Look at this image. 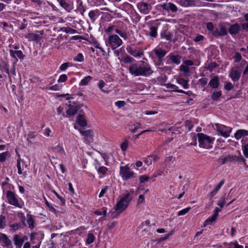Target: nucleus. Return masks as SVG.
Instances as JSON below:
<instances>
[{"label":"nucleus","instance_id":"f257e3e1","mask_svg":"<svg viewBox=\"0 0 248 248\" xmlns=\"http://www.w3.org/2000/svg\"><path fill=\"white\" fill-rule=\"evenodd\" d=\"M133 59L128 55H126L122 60L125 64L130 63L128 71L130 74L134 77H149L152 75L154 71L150 64L143 61L132 62Z\"/></svg>","mask_w":248,"mask_h":248},{"label":"nucleus","instance_id":"f03ea898","mask_svg":"<svg viewBox=\"0 0 248 248\" xmlns=\"http://www.w3.org/2000/svg\"><path fill=\"white\" fill-rule=\"evenodd\" d=\"M129 193H127L120 199V200L117 202L115 207V210L116 212L111 213V217L114 218L117 216L121 214L124 210L128 207L130 202L132 200V198L130 196Z\"/></svg>","mask_w":248,"mask_h":248},{"label":"nucleus","instance_id":"7ed1b4c3","mask_svg":"<svg viewBox=\"0 0 248 248\" xmlns=\"http://www.w3.org/2000/svg\"><path fill=\"white\" fill-rule=\"evenodd\" d=\"M198 138L199 143V146L201 148L210 149L212 147V144L214 141L215 138H211L210 136L203 134L202 133H199L194 135L193 137V145H197V138Z\"/></svg>","mask_w":248,"mask_h":248},{"label":"nucleus","instance_id":"20e7f679","mask_svg":"<svg viewBox=\"0 0 248 248\" xmlns=\"http://www.w3.org/2000/svg\"><path fill=\"white\" fill-rule=\"evenodd\" d=\"M119 174L124 181H126L131 178L135 177V173L131 171L128 166H121L120 167Z\"/></svg>","mask_w":248,"mask_h":248},{"label":"nucleus","instance_id":"39448f33","mask_svg":"<svg viewBox=\"0 0 248 248\" xmlns=\"http://www.w3.org/2000/svg\"><path fill=\"white\" fill-rule=\"evenodd\" d=\"M108 42L113 50L118 48L123 44L122 39L117 34L110 35Z\"/></svg>","mask_w":248,"mask_h":248},{"label":"nucleus","instance_id":"423d86ee","mask_svg":"<svg viewBox=\"0 0 248 248\" xmlns=\"http://www.w3.org/2000/svg\"><path fill=\"white\" fill-rule=\"evenodd\" d=\"M6 198L9 204L16 207H21L16 193L8 190L6 192Z\"/></svg>","mask_w":248,"mask_h":248},{"label":"nucleus","instance_id":"0eeeda50","mask_svg":"<svg viewBox=\"0 0 248 248\" xmlns=\"http://www.w3.org/2000/svg\"><path fill=\"white\" fill-rule=\"evenodd\" d=\"M60 5L67 12H70L73 9V2L71 0H58Z\"/></svg>","mask_w":248,"mask_h":248},{"label":"nucleus","instance_id":"6e6552de","mask_svg":"<svg viewBox=\"0 0 248 248\" xmlns=\"http://www.w3.org/2000/svg\"><path fill=\"white\" fill-rule=\"evenodd\" d=\"M79 108V106L77 104H69L68 105V108L66 111V113L69 117L74 116Z\"/></svg>","mask_w":248,"mask_h":248},{"label":"nucleus","instance_id":"1a4fd4ad","mask_svg":"<svg viewBox=\"0 0 248 248\" xmlns=\"http://www.w3.org/2000/svg\"><path fill=\"white\" fill-rule=\"evenodd\" d=\"M127 52L135 57H140L143 55V51L141 49L139 50L134 49L130 46H127L126 48Z\"/></svg>","mask_w":248,"mask_h":248},{"label":"nucleus","instance_id":"9d476101","mask_svg":"<svg viewBox=\"0 0 248 248\" xmlns=\"http://www.w3.org/2000/svg\"><path fill=\"white\" fill-rule=\"evenodd\" d=\"M227 30L224 26H220L219 29H216L213 31V35L215 37L225 36L227 35Z\"/></svg>","mask_w":248,"mask_h":248},{"label":"nucleus","instance_id":"9b49d317","mask_svg":"<svg viewBox=\"0 0 248 248\" xmlns=\"http://www.w3.org/2000/svg\"><path fill=\"white\" fill-rule=\"evenodd\" d=\"M79 132L83 136L86 140H88L89 141L92 140L93 137V131L92 130L89 129L87 130H83L81 129H78Z\"/></svg>","mask_w":248,"mask_h":248},{"label":"nucleus","instance_id":"f8f14e48","mask_svg":"<svg viewBox=\"0 0 248 248\" xmlns=\"http://www.w3.org/2000/svg\"><path fill=\"white\" fill-rule=\"evenodd\" d=\"M138 8L140 10V12L144 14H146L149 13L150 9L149 7L150 6L149 4L144 2H139L137 5Z\"/></svg>","mask_w":248,"mask_h":248},{"label":"nucleus","instance_id":"ddd939ff","mask_svg":"<svg viewBox=\"0 0 248 248\" xmlns=\"http://www.w3.org/2000/svg\"><path fill=\"white\" fill-rule=\"evenodd\" d=\"M229 76L233 81H237L240 78L241 73L234 68H232L229 72Z\"/></svg>","mask_w":248,"mask_h":248},{"label":"nucleus","instance_id":"4468645a","mask_svg":"<svg viewBox=\"0 0 248 248\" xmlns=\"http://www.w3.org/2000/svg\"><path fill=\"white\" fill-rule=\"evenodd\" d=\"M209 85L212 89H217L220 85L219 78L217 76H214L212 78L209 82Z\"/></svg>","mask_w":248,"mask_h":248},{"label":"nucleus","instance_id":"2eb2a0df","mask_svg":"<svg viewBox=\"0 0 248 248\" xmlns=\"http://www.w3.org/2000/svg\"><path fill=\"white\" fill-rule=\"evenodd\" d=\"M231 130L229 127L226 126L220 127L218 128V131L220 133V134L225 138H228L230 136Z\"/></svg>","mask_w":248,"mask_h":248},{"label":"nucleus","instance_id":"dca6fc26","mask_svg":"<svg viewBox=\"0 0 248 248\" xmlns=\"http://www.w3.org/2000/svg\"><path fill=\"white\" fill-rule=\"evenodd\" d=\"M235 155H228L227 156H221L219 158V161H221V165H224L227 162H233L235 161Z\"/></svg>","mask_w":248,"mask_h":248},{"label":"nucleus","instance_id":"f3484780","mask_svg":"<svg viewBox=\"0 0 248 248\" xmlns=\"http://www.w3.org/2000/svg\"><path fill=\"white\" fill-rule=\"evenodd\" d=\"M240 27L238 23H235L230 26L228 29V32L231 35L236 34L239 33Z\"/></svg>","mask_w":248,"mask_h":248},{"label":"nucleus","instance_id":"a211bd4d","mask_svg":"<svg viewBox=\"0 0 248 248\" xmlns=\"http://www.w3.org/2000/svg\"><path fill=\"white\" fill-rule=\"evenodd\" d=\"M0 241L4 244V246L9 247L11 246V241L8 238L7 236L4 233L0 232Z\"/></svg>","mask_w":248,"mask_h":248},{"label":"nucleus","instance_id":"6ab92c4d","mask_svg":"<svg viewBox=\"0 0 248 248\" xmlns=\"http://www.w3.org/2000/svg\"><path fill=\"white\" fill-rule=\"evenodd\" d=\"M76 122L81 127H85L87 124V122L84 116L82 114H78L77 116Z\"/></svg>","mask_w":248,"mask_h":248},{"label":"nucleus","instance_id":"aec40b11","mask_svg":"<svg viewBox=\"0 0 248 248\" xmlns=\"http://www.w3.org/2000/svg\"><path fill=\"white\" fill-rule=\"evenodd\" d=\"M9 52L11 57L16 59V61H17L16 56L19 59H23L25 56L21 50H13L12 49H10Z\"/></svg>","mask_w":248,"mask_h":248},{"label":"nucleus","instance_id":"412c9836","mask_svg":"<svg viewBox=\"0 0 248 248\" xmlns=\"http://www.w3.org/2000/svg\"><path fill=\"white\" fill-rule=\"evenodd\" d=\"M153 51L157 56L158 59H163L167 54L166 50L161 48H155L153 50Z\"/></svg>","mask_w":248,"mask_h":248},{"label":"nucleus","instance_id":"4be33fe9","mask_svg":"<svg viewBox=\"0 0 248 248\" xmlns=\"http://www.w3.org/2000/svg\"><path fill=\"white\" fill-rule=\"evenodd\" d=\"M248 131L245 129H239L236 131L234 134L235 138L238 140H240L242 137L248 136Z\"/></svg>","mask_w":248,"mask_h":248},{"label":"nucleus","instance_id":"5701e85b","mask_svg":"<svg viewBox=\"0 0 248 248\" xmlns=\"http://www.w3.org/2000/svg\"><path fill=\"white\" fill-rule=\"evenodd\" d=\"M27 223L29 229L33 230L35 227V220L33 216L30 214L27 215Z\"/></svg>","mask_w":248,"mask_h":248},{"label":"nucleus","instance_id":"b1692460","mask_svg":"<svg viewBox=\"0 0 248 248\" xmlns=\"http://www.w3.org/2000/svg\"><path fill=\"white\" fill-rule=\"evenodd\" d=\"M168 57L170 58L172 63L179 64L181 63V56L179 55H175L171 54H170Z\"/></svg>","mask_w":248,"mask_h":248},{"label":"nucleus","instance_id":"393cba45","mask_svg":"<svg viewBox=\"0 0 248 248\" xmlns=\"http://www.w3.org/2000/svg\"><path fill=\"white\" fill-rule=\"evenodd\" d=\"M179 3L183 7H189L195 5L194 0H180Z\"/></svg>","mask_w":248,"mask_h":248},{"label":"nucleus","instance_id":"a878e982","mask_svg":"<svg viewBox=\"0 0 248 248\" xmlns=\"http://www.w3.org/2000/svg\"><path fill=\"white\" fill-rule=\"evenodd\" d=\"M52 150L53 152L57 153L60 155H65L66 154L64 149L60 143L54 147Z\"/></svg>","mask_w":248,"mask_h":248},{"label":"nucleus","instance_id":"bb28decb","mask_svg":"<svg viewBox=\"0 0 248 248\" xmlns=\"http://www.w3.org/2000/svg\"><path fill=\"white\" fill-rule=\"evenodd\" d=\"M26 37L28 39L29 41H38L41 38V37L39 34H35L34 33H28Z\"/></svg>","mask_w":248,"mask_h":248},{"label":"nucleus","instance_id":"cd10ccee","mask_svg":"<svg viewBox=\"0 0 248 248\" xmlns=\"http://www.w3.org/2000/svg\"><path fill=\"white\" fill-rule=\"evenodd\" d=\"M15 245L19 248H21L23 243V240H21V237L20 235L18 234H16L14 235L13 239Z\"/></svg>","mask_w":248,"mask_h":248},{"label":"nucleus","instance_id":"c85d7f7f","mask_svg":"<svg viewBox=\"0 0 248 248\" xmlns=\"http://www.w3.org/2000/svg\"><path fill=\"white\" fill-rule=\"evenodd\" d=\"M176 80H177V82L179 84L182 85V87L185 89H187L189 88V85L188 83V80H186L184 78H177Z\"/></svg>","mask_w":248,"mask_h":248},{"label":"nucleus","instance_id":"c756f323","mask_svg":"<svg viewBox=\"0 0 248 248\" xmlns=\"http://www.w3.org/2000/svg\"><path fill=\"white\" fill-rule=\"evenodd\" d=\"M44 236V235L43 233L41 232H33L31 233L30 234V240L31 241H33L36 238H38L39 237L41 238V239L43 238Z\"/></svg>","mask_w":248,"mask_h":248},{"label":"nucleus","instance_id":"7c9ffc66","mask_svg":"<svg viewBox=\"0 0 248 248\" xmlns=\"http://www.w3.org/2000/svg\"><path fill=\"white\" fill-rule=\"evenodd\" d=\"M222 96V91H215L211 95V99L214 101H217L219 100L220 97Z\"/></svg>","mask_w":248,"mask_h":248},{"label":"nucleus","instance_id":"2f4dec72","mask_svg":"<svg viewBox=\"0 0 248 248\" xmlns=\"http://www.w3.org/2000/svg\"><path fill=\"white\" fill-rule=\"evenodd\" d=\"M149 35L152 38H155L157 36V27L155 26H151L150 27Z\"/></svg>","mask_w":248,"mask_h":248},{"label":"nucleus","instance_id":"473e14b6","mask_svg":"<svg viewBox=\"0 0 248 248\" xmlns=\"http://www.w3.org/2000/svg\"><path fill=\"white\" fill-rule=\"evenodd\" d=\"M217 215H213L211 217L207 218L204 222L203 226L205 227L208 225H210L213 222H214L217 219Z\"/></svg>","mask_w":248,"mask_h":248},{"label":"nucleus","instance_id":"72a5a7b5","mask_svg":"<svg viewBox=\"0 0 248 248\" xmlns=\"http://www.w3.org/2000/svg\"><path fill=\"white\" fill-rule=\"evenodd\" d=\"M92 78H93L90 76L85 77L81 80L80 84L82 86H86L88 84L89 82L92 79Z\"/></svg>","mask_w":248,"mask_h":248},{"label":"nucleus","instance_id":"f704fd0d","mask_svg":"<svg viewBox=\"0 0 248 248\" xmlns=\"http://www.w3.org/2000/svg\"><path fill=\"white\" fill-rule=\"evenodd\" d=\"M97 11H91L89 13V16L92 21L93 23L97 17Z\"/></svg>","mask_w":248,"mask_h":248},{"label":"nucleus","instance_id":"c9c22d12","mask_svg":"<svg viewBox=\"0 0 248 248\" xmlns=\"http://www.w3.org/2000/svg\"><path fill=\"white\" fill-rule=\"evenodd\" d=\"M6 217L2 215H0V229H3L6 226Z\"/></svg>","mask_w":248,"mask_h":248},{"label":"nucleus","instance_id":"e433bc0d","mask_svg":"<svg viewBox=\"0 0 248 248\" xmlns=\"http://www.w3.org/2000/svg\"><path fill=\"white\" fill-rule=\"evenodd\" d=\"M78 10L80 12L82 16H83L84 13L86 11V7L83 5L82 1H80L78 3Z\"/></svg>","mask_w":248,"mask_h":248},{"label":"nucleus","instance_id":"4c0bfd02","mask_svg":"<svg viewBox=\"0 0 248 248\" xmlns=\"http://www.w3.org/2000/svg\"><path fill=\"white\" fill-rule=\"evenodd\" d=\"M95 236L92 233H88L86 243L88 244H91L93 242Z\"/></svg>","mask_w":248,"mask_h":248},{"label":"nucleus","instance_id":"58836bf2","mask_svg":"<svg viewBox=\"0 0 248 248\" xmlns=\"http://www.w3.org/2000/svg\"><path fill=\"white\" fill-rule=\"evenodd\" d=\"M62 31H63L65 32V33H69V34H74V33H77V30H76L74 29H72L70 27L64 28L62 30Z\"/></svg>","mask_w":248,"mask_h":248},{"label":"nucleus","instance_id":"ea45409f","mask_svg":"<svg viewBox=\"0 0 248 248\" xmlns=\"http://www.w3.org/2000/svg\"><path fill=\"white\" fill-rule=\"evenodd\" d=\"M36 136L35 132L30 131L27 135V141L31 143V140L34 139L36 137Z\"/></svg>","mask_w":248,"mask_h":248},{"label":"nucleus","instance_id":"a19ab883","mask_svg":"<svg viewBox=\"0 0 248 248\" xmlns=\"http://www.w3.org/2000/svg\"><path fill=\"white\" fill-rule=\"evenodd\" d=\"M218 65L216 62H211L208 64L206 69L212 72Z\"/></svg>","mask_w":248,"mask_h":248},{"label":"nucleus","instance_id":"79ce46f5","mask_svg":"<svg viewBox=\"0 0 248 248\" xmlns=\"http://www.w3.org/2000/svg\"><path fill=\"white\" fill-rule=\"evenodd\" d=\"M21 228L20 224L19 223H14L10 226V231L11 232H15Z\"/></svg>","mask_w":248,"mask_h":248},{"label":"nucleus","instance_id":"37998d69","mask_svg":"<svg viewBox=\"0 0 248 248\" xmlns=\"http://www.w3.org/2000/svg\"><path fill=\"white\" fill-rule=\"evenodd\" d=\"M160 36L162 38H165L168 41H170L171 40L172 35L170 33H166L165 32L163 31L161 33Z\"/></svg>","mask_w":248,"mask_h":248},{"label":"nucleus","instance_id":"c03bdc74","mask_svg":"<svg viewBox=\"0 0 248 248\" xmlns=\"http://www.w3.org/2000/svg\"><path fill=\"white\" fill-rule=\"evenodd\" d=\"M115 32L116 33L119 34L121 37L123 38L125 40L127 39V35L125 31H122L120 30L116 29L115 30Z\"/></svg>","mask_w":248,"mask_h":248},{"label":"nucleus","instance_id":"a18cd8bd","mask_svg":"<svg viewBox=\"0 0 248 248\" xmlns=\"http://www.w3.org/2000/svg\"><path fill=\"white\" fill-rule=\"evenodd\" d=\"M84 60L83 55L82 53H79L74 58V61L78 62H82Z\"/></svg>","mask_w":248,"mask_h":248},{"label":"nucleus","instance_id":"49530a36","mask_svg":"<svg viewBox=\"0 0 248 248\" xmlns=\"http://www.w3.org/2000/svg\"><path fill=\"white\" fill-rule=\"evenodd\" d=\"M140 124L139 123L133 124L131 126L130 130L132 132L135 133L140 128Z\"/></svg>","mask_w":248,"mask_h":248},{"label":"nucleus","instance_id":"de8ad7c7","mask_svg":"<svg viewBox=\"0 0 248 248\" xmlns=\"http://www.w3.org/2000/svg\"><path fill=\"white\" fill-rule=\"evenodd\" d=\"M128 146V141L127 140H125L121 145V148L122 151H125L127 150Z\"/></svg>","mask_w":248,"mask_h":248},{"label":"nucleus","instance_id":"09e8293b","mask_svg":"<svg viewBox=\"0 0 248 248\" xmlns=\"http://www.w3.org/2000/svg\"><path fill=\"white\" fill-rule=\"evenodd\" d=\"M190 209H191L190 207H188L184 209L181 210L178 213V216H180L185 215V214H186L187 213H188L189 212V211L190 210Z\"/></svg>","mask_w":248,"mask_h":248},{"label":"nucleus","instance_id":"8fccbe9b","mask_svg":"<svg viewBox=\"0 0 248 248\" xmlns=\"http://www.w3.org/2000/svg\"><path fill=\"white\" fill-rule=\"evenodd\" d=\"M185 125L186 127L187 128L188 131H190L193 127V124L191 121L189 120H186L185 121Z\"/></svg>","mask_w":248,"mask_h":248},{"label":"nucleus","instance_id":"3c124183","mask_svg":"<svg viewBox=\"0 0 248 248\" xmlns=\"http://www.w3.org/2000/svg\"><path fill=\"white\" fill-rule=\"evenodd\" d=\"M149 177L146 175H141L139 177V180L140 183H144L149 180Z\"/></svg>","mask_w":248,"mask_h":248},{"label":"nucleus","instance_id":"603ef678","mask_svg":"<svg viewBox=\"0 0 248 248\" xmlns=\"http://www.w3.org/2000/svg\"><path fill=\"white\" fill-rule=\"evenodd\" d=\"M108 170V169L107 167L102 166L101 167L99 168V169H98L97 170L99 173L102 174V175H105L106 174Z\"/></svg>","mask_w":248,"mask_h":248},{"label":"nucleus","instance_id":"864d4df0","mask_svg":"<svg viewBox=\"0 0 248 248\" xmlns=\"http://www.w3.org/2000/svg\"><path fill=\"white\" fill-rule=\"evenodd\" d=\"M105 83L103 80H100L98 83V86L100 90L104 93H107L108 91L104 90L103 88L104 87Z\"/></svg>","mask_w":248,"mask_h":248},{"label":"nucleus","instance_id":"5fc2aeb1","mask_svg":"<svg viewBox=\"0 0 248 248\" xmlns=\"http://www.w3.org/2000/svg\"><path fill=\"white\" fill-rule=\"evenodd\" d=\"M234 88L233 85L230 82H227L224 85V89L225 90L230 91L233 89Z\"/></svg>","mask_w":248,"mask_h":248},{"label":"nucleus","instance_id":"6e6d98bb","mask_svg":"<svg viewBox=\"0 0 248 248\" xmlns=\"http://www.w3.org/2000/svg\"><path fill=\"white\" fill-rule=\"evenodd\" d=\"M8 155V152H3L0 154V162H3L5 161Z\"/></svg>","mask_w":248,"mask_h":248},{"label":"nucleus","instance_id":"4d7b16f0","mask_svg":"<svg viewBox=\"0 0 248 248\" xmlns=\"http://www.w3.org/2000/svg\"><path fill=\"white\" fill-rule=\"evenodd\" d=\"M242 59L241 55L239 52H236L235 53L233 56V59L234 60L235 62H239Z\"/></svg>","mask_w":248,"mask_h":248},{"label":"nucleus","instance_id":"13d9d810","mask_svg":"<svg viewBox=\"0 0 248 248\" xmlns=\"http://www.w3.org/2000/svg\"><path fill=\"white\" fill-rule=\"evenodd\" d=\"M67 78H67V76L66 75L62 74L60 76L58 80V82L61 83V82H65L67 80Z\"/></svg>","mask_w":248,"mask_h":248},{"label":"nucleus","instance_id":"bf43d9fd","mask_svg":"<svg viewBox=\"0 0 248 248\" xmlns=\"http://www.w3.org/2000/svg\"><path fill=\"white\" fill-rule=\"evenodd\" d=\"M226 204V201L224 198H221L218 201L217 205L220 206V208H223Z\"/></svg>","mask_w":248,"mask_h":248},{"label":"nucleus","instance_id":"052dcab7","mask_svg":"<svg viewBox=\"0 0 248 248\" xmlns=\"http://www.w3.org/2000/svg\"><path fill=\"white\" fill-rule=\"evenodd\" d=\"M153 157V156H148L147 158H144L143 159L144 162L147 164L148 166L150 165L152 163V158Z\"/></svg>","mask_w":248,"mask_h":248},{"label":"nucleus","instance_id":"680f3d73","mask_svg":"<svg viewBox=\"0 0 248 248\" xmlns=\"http://www.w3.org/2000/svg\"><path fill=\"white\" fill-rule=\"evenodd\" d=\"M177 7L176 6L172 3H169V10L173 12H176L177 11Z\"/></svg>","mask_w":248,"mask_h":248},{"label":"nucleus","instance_id":"e2e57ef3","mask_svg":"<svg viewBox=\"0 0 248 248\" xmlns=\"http://www.w3.org/2000/svg\"><path fill=\"white\" fill-rule=\"evenodd\" d=\"M243 153L246 157H248V144L242 146Z\"/></svg>","mask_w":248,"mask_h":248},{"label":"nucleus","instance_id":"0e129e2a","mask_svg":"<svg viewBox=\"0 0 248 248\" xmlns=\"http://www.w3.org/2000/svg\"><path fill=\"white\" fill-rule=\"evenodd\" d=\"M235 161H237L238 162H242L246 164V160L244 158V157L242 155H240L239 156H237L235 155Z\"/></svg>","mask_w":248,"mask_h":248},{"label":"nucleus","instance_id":"69168bd1","mask_svg":"<svg viewBox=\"0 0 248 248\" xmlns=\"http://www.w3.org/2000/svg\"><path fill=\"white\" fill-rule=\"evenodd\" d=\"M126 104L124 101H118L115 103V105L119 108L124 107Z\"/></svg>","mask_w":248,"mask_h":248},{"label":"nucleus","instance_id":"338daca9","mask_svg":"<svg viewBox=\"0 0 248 248\" xmlns=\"http://www.w3.org/2000/svg\"><path fill=\"white\" fill-rule=\"evenodd\" d=\"M69 63L65 62L62 64L60 67V70L63 71H65L69 66Z\"/></svg>","mask_w":248,"mask_h":248},{"label":"nucleus","instance_id":"774afa93","mask_svg":"<svg viewBox=\"0 0 248 248\" xmlns=\"http://www.w3.org/2000/svg\"><path fill=\"white\" fill-rule=\"evenodd\" d=\"M206 28L210 31H214V26L212 22H208L206 24Z\"/></svg>","mask_w":248,"mask_h":248}]
</instances>
